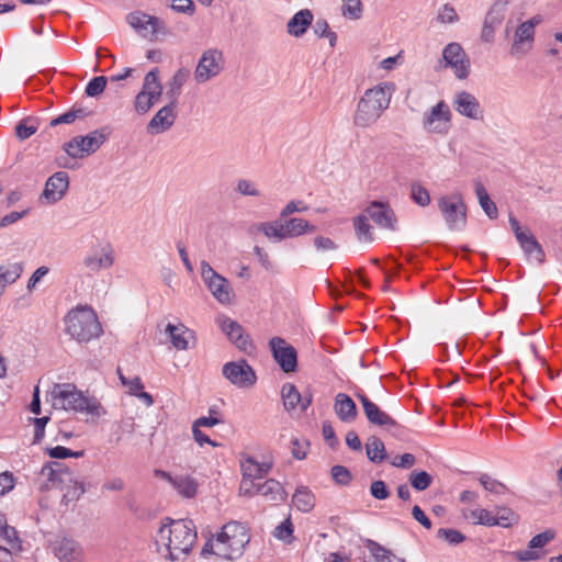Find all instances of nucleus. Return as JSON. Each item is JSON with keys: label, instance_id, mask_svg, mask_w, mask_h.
I'll return each instance as SVG.
<instances>
[{"label": "nucleus", "instance_id": "1", "mask_svg": "<svg viewBox=\"0 0 562 562\" xmlns=\"http://www.w3.org/2000/svg\"><path fill=\"white\" fill-rule=\"evenodd\" d=\"M198 539L194 522L191 519H171L166 517L157 532L156 543L164 544L168 558L177 561L181 555H188Z\"/></svg>", "mask_w": 562, "mask_h": 562}, {"label": "nucleus", "instance_id": "2", "mask_svg": "<svg viewBox=\"0 0 562 562\" xmlns=\"http://www.w3.org/2000/svg\"><path fill=\"white\" fill-rule=\"evenodd\" d=\"M49 396L55 409L74 412L90 416L92 419L106 415V409L95 396L80 391L72 383H55Z\"/></svg>", "mask_w": 562, "mask_h": 562}, {"label": "nucleus", "instance_id": "3", "mask_svg": "<svg viewBox=\"0 0 562 562\" xmlns=\"http://www.w3.org/2000/svg\"><path fill=\"white\" fill-rule=\"evenodd\" d=\"M392 92L387 83H380L368 89L360 101L353 116V123L360 127L374 124L389 108Z\"/></svg>", "mask_w": 562, "mask_h": 562}, {"label": "nucleus", "instance_id": "4", "mask_svg": "<svg viewBox=\"0 0 562 562\" xmlns=\"http://www.w3.org/2000/svg\"><path fill=\"white\" fill-rule=\"evenodd\" d=\"M66 333L78 342L99 338L102 326L95 312L89 306H77L65 316Z\"/></svg>", "mask_w": 562, "mask_h": 562}, {"label": "nucleus", "instance_id": "5", "mask_svg": "<svg viewBox=\"0 0 562 562\" xmlns=\"http://www.w3.org/2000/svg\"><path fill=\"white\" fill-rule=\"evenodd\" d=\"M250 537L246 527L237 521L223 526L217 533V557L225 560H235L243 555Z\"/></svg>", "mask_w": 562, "mask_h": 562}, {"label": "nucleus", "instance_id": "6", "mask_svg": "<svg viewBox=\"0 0 562 562\" xmlns=\"http://www.w3.org/2000/svg\"><path fill=\"white\" fill-rule=\"evenodd\" d=\"M108 127H101L87 134L86 136H76L65 143L63 148L71 158L80 159L94 154L109 138Z\"/></svg>", "mask_w": 562, "mask_h": 562}, {"label": "nucleus", "instance_id": "7", "mask_svg": "<svg viewBox=\"0 0 562 562\" xmlns=\"http://www.w3.org/2000/svg\"><path fill=\"white\" fill-rule=\"evenodd\" d=\"M438 209L450 231H462L467 225V205L461 193L454 192L438 199Z\"/></svg>", "mask_w": 562, "mask_h": 562}, {"label": "nucleus", "instance_id": "8", "mask_svg": "<svg viewBox=\"0 0 562 562\" xmlns=\"http://www.w3.org/2000/svg\"><path fill=\"white\" fill-rule=\"evenodd\" d=\"M452 113L445 101H439L424 113L423 128L427 133L447 135L450 131Z\"/></svg>", "mask_w": 562, "mask_h": 562}, {"label": "nucleus", "instance_id": "9", "mask_svg": "<svg viewBox=\"0 0 562 562\" xmlns=\"http://www.w3.org/2000/svg\"><path fill=\"white\" fill-rule=\"evenodd\" d=\"M445 68H451L458 79H465L470 75V58L459 43L452 42L442 50Z\"/></svg>", "mask_w": 562, "mask_h": 562}, {"label": "nucleus", "instance_id": "10", "mask_svg": "<svg viewBox=\"0 0 562 562\" xmlns=\"http://www.w3.org/2000/svg\"><path fill=\"white\" fill-rule=\"evenodd\" d=\"M201 277L213 296L222 304L232 299V289L227 279L218 274L206 261L201 262Z\"/></svg>", "mask_w": 562, "mask_h": 562}, {"label": "nucleus", "instance_id": "11", "mask_svg": "<svg viewBox=\"0 0 562 562\" xmlns=\"http://www.w3.org/2000/svg\"><path fill=\"white\" fill-rule=\"evenodd\" d=\"M222 373L233 385L239 389L251 387L257 381L254 369L246 360L225 363Z\"/></svg>", "mask_w": 562, "mask_h": 562}, {"label": "nucleus", "instance_id": "12", "mask_svg": "<svg viewBox=\"0 0 562 562\" xmlns=\"http://www.w3.org/2000/svg\"><path fill=\"white\" fill-rule=\"evenodd\" d=\"M508 3V0H495L491 5L484 18L483 26L481 30L480 37L482 42L488 44L494 42L495 31L505 19Z\"/></svg>", "mask_w": 562, "mask_h": 562}, {"label": "nucleus", "instance_id": "13", "mask_svg": "<svg viewBox=\"0 0 562 562\" xmlns=\"http://www.w3.org/2000/svg\"><path fill=\"white\" fill-rule=\"evenodd\" d=\"M269 346L276 362L285 373L294 372L297 368V353L294 347L281 337H273Z\"/></svg>", "mask_w": 562, "mask_h": 562}, {"label": "nucleus", "instance_id": "14", "mask_svg": "<svg viewBox=\"0 0 562 562\" xmlns=\"http://www.w3.org/2000/svg\"><path fill=\"white\" fill-rule=\"evenodd\" d=\"M360 400L364 415L369 423L376 426H386L389 429H394L393 435L401 436L404 431V428L398 425L389 414L380 409V407L369 400L366 395L361 393L356 394Z\"/></svg>", "mask_w": 562, "mask_h": 562}, {"label": "nucleus", "instance_id": "15", "mask_svg": "<svg viewBox=\"0 0 562 562\" xmlns=\"http://www.w3.org/2000/svg\"><path fill=\"white\" fill-rule=\"evenodd\" d=\"M222 53L217 49L205 50L194 70V79L199 83H204L217 76L221 70Z\"/></svg>", "mask_w": 562, "mask_h": 562}, {"label": "nucleus", "instance_id": "16", "mask_svg": "<svg viewBox=\"0 0 562 562\" xmlns=\"http://www.w3.org/2000/svg\"><path fill=\"white\" fill-rule=\"evenodd\" d=\"M72 472L65 464L58 461L47 462L42 467L41 475L46 479L42 488H64V485L72 482Z\"/></svg>", "mask_w": 562, "mask_h": 562}, {"label": "nucleus", "instance_id": "17", "mask_svg": "<svg viewBox=\"0 0 562 562\" xmlns=\"http://www.w3.org/2000/svg\"><path fill=\"white\" fill-rule=\"evenodd\" d=\"M364 214L381 228L396 229V215L387 202H370L364 210Z\"/></svg>", "mask_w": 562, "mask_h": 562}, {"label": "nucleus", "instance_id": "18", "mask_svg": "<svg viewBox=\"0 0 562 562\" xmlns=\"http://www.w3.org/2000/svg\"><path fill=\"white\" fill-rule=\"evenodd\" d=\"M69 188V176L65 171H57L52 175L41 194V200L47 204H55L59 202L66 194Z\"/></svg>", "mask_w": 562, "mask_h": 562}, {"label": "nucleus", "instance_id": "19", "mask_svg": "<svg viewBox=\"0 0 562 562\" xmlns=\"http://www.w3.org/2000/svg\"><path fill=\"white\" fill-rule=\"evenodd\" d=\"M177 119V103L169 102L159 109L146 125L149 135H158L169 131Z\"/></svg>", "mask_w": 562, "mask_h": 562}, {"label": "nucleus", "instance_id": "20", "mask_svg": "<svg viewBox=\"0 0 562 562\" xmlns=\"http://www.w3.org/2000/svg\"><path fill=\"white\" fill-rule=\"evenodd\" d=\"M114 263V250L111 245H105L83 258V267L91 273L109 269Z\"/></svg>", "mask_w": 562, "mask_h": 562}, {"label": "nucleus", "instance_id": "21", "mask_svg": "<svg viewBox=\"0 0 562 562\" xmlns=\"http://www.w3.org/2000/svg\"><path fill=\"white\" fill-rule=\"evenodd\" d=\"M453 108L458 113L471 120H479L482 117V109L479 100L468 91L463 90L456 93Z\"/></svg>", "mask_w": 562, "mask_h": 562}, {"label": "nucleus", "instance_id": "22", "mask_svg": "<svg viewBox=\"0 0 562 562\" xmlns=\"http://www.w3.org/2000/svg\"><path fill=\"white\" fill-rule=\"evenodd\" d=\"M218 326L228 339L240 350H247L250 345L249 338L244 334V328L237 322L227 316L217 318Z\"/></svg>", "mask_w": 562, "mask_h": 562}, {"label": "nucleus", "instance_id": "23", "mask_svg": "<svg viewBox=\"0 0 562 562\" xmlns=\"http://www.w3.org/2000/svg\"><path fill=\"white\" fill-rule=\"evenodd\" d=\"M127 21L130 25L137 31H143L150 27V33L153 35L166 32L164 23L158 18L140 11L130 13Z\"/></svg>", "mask_w": 562, "mask_h": 562}, {"label": "nucleus", "instance_id": "24", "mask_svg": "<svg viewBox=\"0 0 562 562\" xmlns=\"http://www.w3.org/2000/svg\"><path fill=\"white\" fill-rule=\"evenodd\" d=\"M535 41V31L531 29V24L521 23L518 25L515 32L514 43L510 48L512 55L525 54L527 53Z\"/></svg>", "mask_w": 562, "mask_h": 562}, {"label": "nucleus", "instance_id": "25", "mask_svg": "<svg viewBox=\"0 0 562 562\" xmlns=\"http://www.w3.org/2000/svg\"><path fill=\"white\" fill-rule=\"evenodd\" d=\"M166 333L170 337L172 346L178 350H187L190 347V340H194V334L183 324L166 326Z\"/></svg>", "mask_w": 562, "mask_h": 562}, {"label": "nucleus", "instance_id": "26", "mask_svg": "<svg viewBox=\"0 0 562 562\" xmlns=\"http://www.w3.org/2000/svg\"><path fill=\"white\" fill-rule=\"evenodd\" d=\"M334 409L338 418L344 423H351L357 418L358 412L356 403L345 393H338L336 395Z\"/></svg>", "mask_w": 562, "mask_h": 562}, {"label": "nucleus", "instance_id": "27", "mask_svg": "<svg viewBox=\"0 0 562 562\" xmlns=\"http://www.w3.org/2000/svg\"><path fill=\"white\" fill-rule=\"evenodd\" d=\"M281 220L283 222L286 239L300 237L308 233H314L317 228L315 225L301 217H286Z\"/></svg>", "mask_w": 562, "mask_h": 562}, {"label": "nucleus", "instance_id": "28", "mask_svg": "<svg viewBox=\"0 0 562 562\" xmlns=\"http://www.w3.org/2000/svg\"><path fill=\"white\" fill-rule=\"evenodd\" d=\"M257 492V494L263 496L269 502H283L288 496L281 483L274 479H269L258 484Z\"/></svg>", "mask_w": 562, "mask_h": 562}, {"label": "nucleus", "instance_id": "29", "mask_svg": "<svg viewBox=\"0 0 562 562\" xmlns=\"http://www.w3.org/2000/svg\"><path fill=\"white\" fill-rule=\"evenodd\" d=\"M313 22V14L308 9H303L296 12L288 22V33L300 37Z\"/></svg>", "mask_w": 562, "mask_h": 562}, {"label": "nucleus", "instance_id": "30", "mask_svg": "<svg viewBox=\"0 0 562 562\" xmlns=\"http://www.w3.org/2000/svg\"><path fill=\"white\" fill-rule=\"evenodd\" d=\"M255 228L263 233V235L272 243H280L286 239L281 217L276 221L258 223Z\"/></svg>", "mask_w": 562, "mask_h": 562}, {"label": "nucleus", "instance_id": "31", "mask_svg": "<svg viewBox=\"0 0 562 562\" xmlns=\"http://www.w3.org/2000/svg\"><path fill=\"white\" fill-rule=\"evenodd\" d=\"M190 69L181 67L167 83V95L170 98L171 102L177 103L181 89L190 78Z\"/></svg>", "mask_w": 562, "mask_h": 562}, {"label": "nucleus", "instance_id": "32", "mask_svg": "<svg viewBox=\"0 0 562 562\" xmlns=\"http://www.w3.org/2000/svg\"><path fill=\"white\" fill-rule=\"evenodd\" d=\"M517 241L528 257H533L540 265L544 262L546 255L543 248L532 234L528 232Z\"/></svg>", "mask_w": 562, "mask_h": 562}, {"label": "nucleus", "instance_id": "33", "mask_svg": "<svg viewBox=\"0 0 562 562\" xmlns=\"http://www.w3.org/2000/svg\"><path fill=\"white\" fill-rule=\"evenodd\" d=\"M292 504L297 510L308 513L315 506V496L307 486H299L292 496Z\"/></svg>", "mask_w": 562, "mask_h": 562}, {"label": "nucleus", "instance_id": "34", "mask_svg": "<svg viewBox=\"0 0 562 562\" xmlns=\"http://www.w3.org/2000/svg\"><path fill=\"white\" fill-rule=\"evenodd\" d=\"M462 517L473 525L494 527L493 513L485 508H463Z\"/></svg>", "mask_w": 562, "mask_h": 562}, {"label": "nucleus", "instance_id": "35", "mask_svg": "<svg viewBox=\"0 0 562 562\" xmlns=\"http://www.w3.org/2000/svg\"><path fill=\"white\" fill-rule=\"evenodd\" d=\"M171 485L181 496L187 498L194 497L199 487L198 481L191 475H176Z\"/></svg>", "mask_w": 562, "mask_h": 562}, {"label": "nucleus", "instance_id": "36", "mask_svg": "<svg viewBox=\"0 0 562 562\" xmlns=\"http://www.w3.org/2000/svg\"><path fill=\"white\" fill-rule=\"evenodd\" d=\"M23 271L21 262H9L0 266V295L8 284L14 283Z\"/></svg>", "mask_w": 562, "mask_h": 562}, {"label": "nucleus", "instance_id": "37", "mask_svg": "<svg viewBox=\"0 0 562 562\" xmlns=\"http://www.w3.org/2000/svg\"><path fill=\"white\" fill-rule=\"evenodd\" d=\"M142 93L155 95V98L161 97L162 93V85L159 80V69L154 68L149 72L146 74L140 91Z\"/></svg>", "mask_w": 562, "mask_h": 562}, {"label": "nucleus", "instance_id": "38", "mask_svg": "<svg viewBox=\"0 0 562 562\" xmlns=\"http://www.w3.org/2000/svg\"><path fill=\"white\" fill-rule=\"evenodd\" d=\"M366 452L368 459L373 463H381L386 458L384 443L375 436H371L368 439V442L366 443Z\"/></svg>", "mask_w": 562, "mask_h": 562}, {"label": "nucleus", "instance_id": "39", "mask_svg": "<svg viewBox=\"0 0 562 562\" xmlns=\"http://www.w3.org/2000/svg\"><path fill=\"white\" fill-rule=\"evenodd\" d=\"M475 194L477 196L479 203L484 211V213L491 218L494 220L498 215V210L496 204L491 200L487 191L483 187L481 182L475 183Z\"/></svg>", "mask_w": 562, "mask_h": 562}, {"label": "nucleus", "instance_id": "40", "mask_svg": "<svg viewBox=\"0 0 562 562\" xmlns=\"http://www.w3.org/2000/svg\"><path fill=\"white\" fill-rule=\"evenodd\" d=\"M368 548L372 553L373 559L367 562H405L404 559L395 555L392 551L375 541H370Z\"/></svg>", "mask_w": 562, "mask_h": 562}, {"label": "nucleus", "instance_id": "41", "mask_svg": "<svg viewBox=\"0 0 562 562\" xmlns=\"http://www.w3.org/2000/svg\"><path fill=\"white\" fill-rule=\"evenodd\" d=\"M55 553L61 562H78L79 551L75 541L64 539L56 548Z\"/></svg>", "mask_w": 562, "mask_h": 562}, {"label": "nucleus", "instance_id": "42", "mask_svg": "<svg viewBox=\"0 0 562 562\" xmlns=\"http://www.w3.org/2000/svg\"><path fill=\"white\" fill-rule=\"evenodd\" d=\"M281 397L283 402V406L286 411H292L300 406L301 402V393L296 389V386L292 383L283 384L281 389Z\"/></svg>", "mask_w": 562, "mask_h": 562}, {"label": "nucleus", "instance_id": "43", "mask_svg": "<svg viewBox=\"0 0 562 562\" xmlns=\"http://www.w3.org/2000/svg\"><path fill=\"white\" fill-rule=\"evenodd\" d=\"M353 227L360 241H373L372 226L369 224V217L364 213L353 218Z\"/></svg>", "mask_w": 562, "mask_h": 562}, {"label": "nucleus", "instance_id": "44", "mask_svg": "<svg viewBox=\"0 0 562 562\" xmlns=\"http://www.w3.org/2000/svg\"><path fill=\"white\" fill-rule=\"evenodd\" d=\"M38 130V119L27 116L21 120L15 126V136L20 140H25L34 135Z\"/></svg>", "mask_w": 562, "mask_h": 562}, {"label": "nucleus", "instance_id": "45", "mask_svg": "<svg viewBox=\"0 0 562 562\" xmlns=\"http://www.w3.org/2000/svg\"><path fill=\"white\" fill-rule=\"evenodd\" d=\"M494 526L502 528H509L518 522V515L508 507H497L496 513L493 514Z\"/></svg>", "mask_w": 562, "mask_h": 562}, {"label": "nucleus", "instance_id": "46", "mask_svg": "<svg viewBox=\"0 0 562 562\" xmlns=\"http://www.w3.org/2000/svg\"><path fill=\"white\" fill-rule=\"evenodd\" d=\"M88 115V112L83 108L72 106L66 113L58 115L49 122L50 127H55L59 124H71L77 119H83Z\"/></svg>", "mask_w": 562, "mask_h": 562}, {"label": "nucleus", "instance_id": "47", "mask_svg": "<svg viewBox=\"0 0 562 562\" xmlns=\"http://www.w3.org/2000/svg\"><path fill=\"white\" fill-rule=\"evenodd\" d=\"M65 493L63 495V502H76L78 501L83 493L86 492L83 483L78 481L72 474V482L70 484L64 485Z\"/></svg>", "mask_w": 562, "mask_h": 562}, {"label": "nucleus", "instance_id": "48", "mask_svg": "<svg viewBox=\"0 0 562 562\" xmlns=\"http://www.w3.org/2000/svg\"><path fill=\"white\" fill-rule=\"evenodd\" d=\"M240 470L243 477L251 479L255 481L262 479L259 462L256 461L252 457H247L240 461Z\"/></svg>", "mask_w": 562, "mask_h": 562}, {"label": "nucleus", "instance_id": "49", "mask_svg": "<svg viewBox=\"0 0 562 562\" xmlns=\"http://www.w3.org/2000/svg\"><path fill=\"white\" fill-rule=\"evenodd\" d=\"M411 485L418 492L427 490L432 483V476L426 471L414 470L409 474Z\"/></svg>", "mask_w": 562, "mask_h": 562}, {"label": "nucleus", "instance_id": "50", "mask_svg": "<svg viewBox=\"0 0 562 562\" xmlns=\"http://www.w3.org/2000/svg\"><path fill=\"white\" fill-rule=\"evenodd\" d=\"M158 100L159 98H155L153 94L149 95L138 92L134 100V109L138 114L143 115L147 113Z\"/></svg>", "mask_w": 562, "mask_h": 562}, {"label": "nucleus", "instance_id": "51", "mask_svg": "<svg viewBox=\"0 0 562 562\" xmlns=\"http://www.w3.org/2000/svg\"><path fill=\"white\" fill-rule=\"evenodd\" d=\"M482 486L492 494L503 495L507 492V487L502 482L491 477L488 474H481L479 477Z\"/></svg>", "mask_w": 562, "mask_h": 562}, {"label": "nucleus", "instance_id": "52", "mask_svg": "<svg viewBox=\"0 0 562 562\" xmlns=\"http://www.w3.org/2000/svg\"><path fill=\"white\" fill-rule=\"evenodd\" d=\"M411 198L417 205L423 206V207L429 205V203H430V195H429L428 190L419 183L412 184Z\"/></svg>", "mask_w": 562, "mask_h": 562}, {"label": "nucleus", "instance_id": "53", "mask_svg": "<svg viewBox=\"0 0 562 562\" xmlns=\"http://www.w3.org/2000/svg\"><path fill=\"white\" fill-rule=\"evenodd\" d=\"M313 29H314V33L318 36V37H325V38H328L329 41V44L331 47L335 46L336 44V41H337V35L335 32L330 31L329 29V25L327 23L326 20L324 19H318L315 24L313 25Z\"/></svg>", "mask_w": 562, "mask_h": 562}, {"label": "nucleus", "instance_id": "54", "mask_svg": "<svg viewBox=\"0 0 562 562\" xmlns=\"http://www.w3.org/2000/svg\"><path fill=\"white\" fill-rule=\"evenodd\" d=\"M235 191L244 196H260L261 192L256 183L249 179H239L236 182Z\"/></svg>", "mask_w": 562, "mask_h": 562}, {"label": "nucleus", "instance_id": "55", "mask_svg": "<svg viewBox=\"0 0 562 562\" xmlns=\"http://www.w3.org/2000/svg\"><path fill=\"white\" fill-rule=\"evenodd\" d=\"M106 82L108 78L104 76H98L92 78L86 86V94L91 98L100 95L104 91Z\"/></svg>", "mask_w": 562, "mask_h": 562}, {"label": "nucleus", "instance_id": "56", "mask_svg": "<svg viewBox=\"0 0 562 562\" xmlns=\"http://www.w3.org/2000/svg\"><path fill=\"white\" fill-rule=\"evenodd\" d=\"M439 539L446 540L449 544L457 546L465 540V536L457 529L452 528H440L437 531Z\"/></svg>", "mask_w": 562, "mask_h": 562}, {"label": "nucleus", "instance_id": "57", "mask_svg": "<svg viewBox=\"0 0 562 562\" xmlns=\"http://www.w3.org/2000/svg\"><path fill=\"white\" fill-rule=\"evenodd\" d=\"M293 524L291 518L288 517L279 526L276 527L273 536L284 542H290L293 535Z\"/></svg>", "mask_w": 562, "mask_h": 562}, {"label": "nucleus", "instance_id": "58", "mask_svg": "<svg viewBox=\"0 0 562 562\" xmlns=\"http://www.w3.org/2000/svg\"><path fill=\"white\" fill-rule=\"evenodd\" d=\"M333 480L342 486L349 485L352 480L350 471L344 465H334L330 470Z\"/></svg>", "mask_w": 562, "mask_h": 562}, {"label": "nucleus", "instance_id": "59", "mask_svg": "<svg viewBox=\"0 0 562 562\" xmlns=\"http://www.w3.org/2000/svg\"><path fill=\"white\" fill-rule=\"evenodd\" d=\"M342 14L349 19H360L362 14V3L360 0H345Z\"/></svg>", "mask_w": 562, "mask_h": 562}, {"label": "nucleus", "instance_id": "60", "mask_svg": "<svg viewBox=\"0 0 562 562\" xmlns=\"http://www.w3.org/2000/svg\"><path fill=\"white\" fill-rule=\"evenodd\" d=\"M47 453L53 459L80 458L83 456V451H72L63 446L47 448Z\"/></svg>", "mask_w": 562, "mask_h": 562}, {"label": "nucleus", "instance_id": "61", "mask_svg": "<svg viewBox=\"0 0 562 562\" xmlns=\"http://www.w3.org/2000/svg\"><path fill=\"white\" fill-rule=\"evenodd\" d=\"M555 537V531L552 529H547L546 531L536 535L529 541V549H539L544 547Z\"/></svg>", "mask_w": 562, "mask_h": 562}, {"label": "nucleus", "instance_id": "62", "mask_svg": "<svg viewBox=\"0 0 562 562\" xmlns=\"http://www.w3.org/2000/svg\"><path fill=\"white\" fill-rule=\"evenodd\" d=\"M310 447V442L306 440H300L299 438H293L291 440V453L292 457L296 460H303L306 458L307 450Z\"/></svg>", "mask_w": 562, "mask_h": 562}, {"label": "nucleus", "instance_id": "63", "mask_svg": "<svg viewBox=\"0 0 562 562\" xmlns=\"http://www.w3.org/2000/svg\"><path fill=\"white\" fill-rule=\"evenodd\" d=\"M370 493H371L372 497H374L375 499H379V501H384V499L389 498V496H390V491H389L385 482L382 480L373 481L371 483Z\"/></svg>", "mask_w": 562, "mask_h": 562}, {"label": "nucleus", "instance_id": "64", "mask_svg": "<svg viewBox=\"0 0 562 562\" xmlns=\"http://www.w3.org/2000/svg\"><path fill=\"white\" fill-rule=\"evenodd\" d=\"M13 550H21V540L18 537V532L14 527L7 526L0 536Z\"/></svg>", "mask_w": 562, "mask_h": 562}]
</instances>
